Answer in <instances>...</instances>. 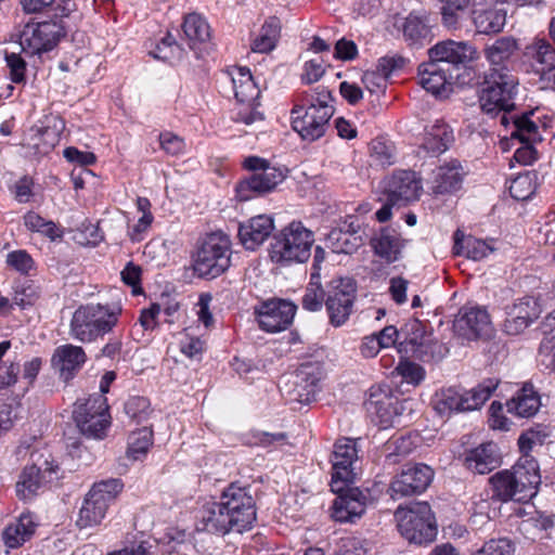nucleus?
I'll return each mask as SVG.
<instances>
[{"label":"nucleus","instance_id":"nucleus-1","mask_svg":"<svg viewBox=\"0 0 555 555\" xmlns=\"http://www.w3.org/2000/svg\"><path fill=\"white\" fill-rule=\"evenodd\" d=\"M395 519L400 534L411 544L426 545L437 537V521L427 502L399 506Z\"/></svg>","mask_w":555,"mask_h":555},{"label":"nucleus","instance_id":"nucleus-2","mask_svg":"<svg viewBox=\"0 0 555 555\" xmlns=\"http://www.w3.org/2000/svg\"><path fill=\"white\" fill-rule=\"evenodd\" d=\"M313 243V232L293 221L274 235L270 257L276 263H302L309 259Z\"/></svg>","mask_w":555,"mask_h":555},{"label":"nucleus","instance_id":"nucleus-3","mask_svg":"<svg viewBox=\"0 0 555 555\" xmlns=\"http://www.w3.org/2000/svg\"><path fill=\"white\" fill-rule=\"evenodd\" d=\"M517 85V78L506 67L490 68L479 95L482 112L494 116L514 109Z\"/></svg>","mask_w":555,"mask_h":555},{"label":"nucleus","instance_id":"nucleus-4","mask_svg":"<svg viewBox=\"0 0 555 555\" xmlns=\"http://www.w3.org/2000/svg\"><path fill=\"white\" fill-rule=\"evenodd\" d=\"M120 311L118 306H81L73 314L70 335L82 343L92 341L115 326Z\"/></svg>","mask_w":555,"mask_h":555},{"label":"nucleus","instance_id":"nucleus-5","mask_svg":"<svg viewBox=\"0 0 555 555\" xmlns=\"http://www.w3.org/2000/svg\"><path fill=\"white\" fill-rule=\"evenodd\" d=\"M121 489L119 479H107L94 483L82 502L76 525L80 529L100 525L105 518L109 504Z\"/></svg>","mask_w":555,"mask_h":555},{"label":"nucleus","instance_id":"nucleus-6","mask_svg":"<svg viewBox=\"0 0 555 555\" xmlns=\"http://www.w3.org/2000/svg\"><path fill=\"white\" fill-rule=\"evenodd\" d=\"M323 369L319 362H305L293 373L285 374L279 383L282 395L289 402L309 403L319 391Z\"/></svg>","mask_w":555,"mask_h":555},{"label":"nucleus","instance_id":"nucleus-7","mask_svg":"<svg viewBox=\"0 0 555 555\" xmlns=\"http://www.w3.org/2000/svg\"><path fill=\"white\" fill-rule=\"evenodd\" d=\"M234 95L242 105L237 112L236 121L249 127L258 128L264 120L263 114L258 109L260 91L246 67H235L230 72Z\"/></svg>","mask_w":555,"mask_h":555},{"label":"nucleus","instance_id":"nucleus-8","mask_svg":"<svg viewBox=\"0 0 555 555\" xmlns=\"http://www.w3.org/2000/svg\"><path fill=\"white\" fill-rule=\"evenodd\" d=\"M230 238L223 233H211L199 246L194 270L202 278L215 279L230 267Z\"/></svg>","mask_w":555,"mask_h":555},{"label":"nucleus","instance_id":"nucleus-9","mask_svg":"<svg viewBox=\"0 0 555 555\" xmlns=\"http://www.w3.org/2000/svg\"><path fill=\"white\" fill-rule=\"evenodd\" d=\"M244 167L253 173L242 181L237 188L241 201H248L255 195H262L274 190L285 178L281 168L271 166L268 160L250 156L244 160Z\"/></svg>","mask_w":555,"mask_h":555},{"label":"nucleus","instance_id":"nucleus-10","mask_svg":"<svg viewBox=\"0 0 555 555\" xmlns=\"http://www.w3.org/2000/svg\"><path fill=\"white\" fill-rule=\"evenodd\" d=\"M73 417L80 433L94 439H102L111 424L108 404L102 395H92L83 401H77Z\"/></svg>","mask_w":555,"mask_h":555},{"label":"nucleus","instance_id":"nucleus-11","mask_svg":"<svg viewBox=\"0 0 555 555\" xmlns=\"http://www.w3.org/2000/svg\"><path fill=\"white\" fill-rule=\"evenodd\" d=\"M357 286L350 278H336L327 286L325 307L330 323L336 327L344 325L353 311Z\"/></svg>","mask_w":555,"mask_h":555},{"label":"nucleus","instance_id":"nucleus-12","mask_svg":"<svg viewBox=\"0 0 555 555\" xmlns=\"http://www.w3.org/2000/svg\"><path fill=\"white\" fill-rule=\"evenodd\" d=\"M231 530L242 532L256 519L255 502L246 489L231 485L220 498Z\"/></svg>","mask_w":555,"mask_h":555},{"label":"nucleus","instance_id":"nucleus-13","mask_svg":"<svg viewBox=\"0 0 555 555\" xmlns=\"http://www.w3.org/2000/svg\"><path fill=\"white\" fill-rule=\"evenodd\" d=\"M434 479V470L425 464L405 465L393 477L389 486V494L393 500L423 493Z\"/></svg>","mask_w":555,"mask_h":555},{"label":"nucleus","instance_id":"nucleus-14","mask_svg":"<svg viewBox=\"0 0 555 555\" xmlns=\"http://www.w3.org/2000/svg\"><path fill=\"white\" fill-rule=\"evenodd\" d=\"M62 28L54 22L27 24L20 35V47L26 55H38L55 48Z\"/></svg>","mask_w":555,"mask_h":555},{"label":"nucleus","instance_id":"nucleus-15","mask_svg":"<svg viewBox=\"0 0 555 555\" xmlns=\"http://www.w3.org/2000/svg\"><path fill=\"white\" fill-rule=\"evenodd\" d=\"M493 333L488 312L479 307H466L453 320V336L464 345L478 338L490 337Z\"/></svg>","mask_w":555,"mask_h":555},{"label":"nucleus","instance_id":"nucleus-16","mask_svg":"<svg viewBox=\"0 0 555 555\" xmlns=\"http://www.w3.org/2000/svg\"><path fill=\"white\" fill-rule=\"evenodd\" d=\"M358 457L356 442L349 438L337 440L332 455V481L333 492H340L354 479L353 463Z\"/></svg>","mask_w":555,"mask_h":555},{"label":"nucleus","instance_id":"nucleus-17","mask_svg":"<svg viewBox=\"0 0 555 555\" xmlns=\"http://www.w3.org/2000/svg\"><path fill=\"white\" fill-rule=\"evenodd\" d=\"M382 189L391 204L405 205L420 198L423 185L414 171L400 170L386 178Z\"/></svg>","mask_w":555,"mask_h":555},{"label":"nucleus","instance_id":"nucleus-18","mask_svg":"<svg viewBox=\"0 0 555 555\" xmlns=\"http://www.w3.org/2000/svg\"><path fill=\"white\" fill-rule=\"evenodd\" d=\"M367 412L375 415L383 426L393 425L406 410H412L410 400H399L388 391L372 389L365 402Z\"/></svg>","mask_w":555,"mask_h":555},{"label":"nucleus","instance_id":"nucleus-19","mask_svg":"<svg viewBox=\"0 0 555 555\" xmlns=\"http://www.w3.org/2000/svg\"><path fill=\"white\" fill-rule=\"evenodd\" d=\"M405 343L411 346L412 353L423 361H437L444 356L443 347L426 332L425 324L420 320H411L403 327Z\"/></svg>","mask_w":555,"mask_h":555},{"label":"nucleus","instance_id":"nucleus-20","mask_svg":"<svg viewBox=\"0 0 555 555\" xmlns=\"http://www.w3.org/2000/svg\"><path fill=\"white\" fill-rule=\"evenodd\" d=\"M293 128L304 140L315 141L324 135L328 128L330 115L328 109L324 112L315 111V107H305L304 105H295L292 111Z\"/></svg>","mask_w":555,"mask_h":555},{"label":"nucleus","instance_id":"nucleus-21","mask_svg":"<svg viewBox=\"0 0 555 555\" xmlns=\"http://www.w3.org/2000/svg\"><path fill=\"white\" fill-rule=\"evenodd\" d=\"M296 306L282 299L266 301L258 310L259 326L269 333L286 330L293 322Z\"/></svg>","mask_w":555,"mask_h":555},{"label":"nucleus","instance_id":"nucleus-22","mask_svg":"<svg viewBox=\"0 0 555 555\" xmlns=\"http://www.w3.org/2000/svg\"><path fill=\"white\" fill-rule=\"evenodd\" d=\"M457 460L467 470L479 475L489 474L501 464L498 447L493 442H486L472 449H464L457 453Z\"/></svg>","mask_w":555,"mask_h":555},{"label":"nucleus","instance_id":"nucleus-23","mask_svg":"<svg viewBox=\"0 0 555 555\" xmlns=\"http://www.w3.org/2000/svg\"><path fill=\"white\" fill-rule=\"evenodd\" d=\"M333 503V518L340 522H352L361 517L366 508L367 494L359 488H345L337 492Z\"/></svg>","mask_w":555,"mask_h":555},{"label":"nucleus","instance_id":"nucleus-24","mask_svg":"<svg viewBox=\"0 0 555 555\" xmlns=\"http://www.w3.org/2000/svg\"><path fill=\"white\" fill-rule=\"evenodd\" d=\"M511 472L518 485L517 494L528 502L537 494L541 483L538 462L532 456H521Z\"/></svg>","mask_w":555,"mask_h":555},{"label":"nucleus","instance_id":"nucleus-25","mask_svg":"<svg viewBox=\"0 0 555 555\" xmlns=\"http://www.w3.org/2000/svg\"><path fill=\"white\" fill-rule=\"evenodd\" d=\"M451 68L424 63L418 68L421 86L439 99H448L451 92Z\"/></svg>","mask_w":555,"mask_h":555},{"label":"nucleus","instance_id":"nucleus-26","mask_svg":"<svg viewBox=\"0 0 555 555\" xmlns=\"http://www.w3.org/2000/svg\"><path fill=\"white\" fill-rule=\"evenodd\" d=\"M85 362L86 354L83 349L74 345L57 347L51 359L52 367L64 382L72 379Z\"/></svg>","mask_w":555,"mask_h":555},{"label":"nucleus","instance_id":"nucleus-27","mask_svg":"<svg viewBox=\"0 0 555 555\" xmlns=\"http://www.w3.org/2000/svg\"><path fill=\"white\" fill-rule=\"evenodd\" d=\"M273 229L272 218L267 215H259L240 224L238 237L246 249L255 250L270 236Z\"/></svg>","mask_w":555,"mask_h":555},{"label":"nucleus","instance_id":"nucleus-28","mask_svg":"<svg viewBox=\"0 0 555 555\" xmlns=\"http://www.w3.org/2000/svg\"><path fill=\"white\" fill-rule=\"evenodd\" d=\"M370 245L378 257L390 263L399 259L404 241L395 229L382 228L371 238Z\"/></svg>","mask_w":555,"mask_h":555},{"label":"nucleus","instance_id":"nucleus-29","mask_svg":"<svg viewBox=\"0 0 555 555\" xmlns=\"http://www.w3.org/2000/svg\"><path fill=\"white\" fill-rule=\"evenodd\" d=\"M500 380L496 378H487L475 388L460 395L453 410L457 412H468L479 410L498 388Z\"/></svg>","mask_w":555,"mask_h":555},{"label":"nucleus","instance_id":"nucleus-30","mask_svg":"<svg viewBox=\"0 0 555 555\" xmlns=\"http://www.w3.org/2000/svg\"><path fill=\"white\" fill-rule=\"evenodd\" d=\"M473 22L479 34L500 33L506 22V11L498 4L473 11Z\"/></svg>","mask_w":555,"mask_h":555},{"label":"nucleus","instance_id":"nucleus-31","mask_svg":"<svg viewBox=\"0 0 555 555\" xmlns=\"http://www.w3.org/2000/svg\"><path fill=\"white\" fill-rule=\"evenodd\" d=\"M540 396L531 384H525L507 402V410L519 417H531L540 409Z\"/></svg>","mask_w":555,"mask_h":555},{"label":"nucleus","instance_id":"nucleus-32","mask_svg":"<svg viewBox=\"0 0 555 555\" xmlns=\"http://www.w3.org/2000/svg\"><path fill=\"white\" fill-rule=\"evenodd\" d=\"M494 250L495 247L486 241L470 235L466 236L461 231L455 233L453 255H463L473 260H480Z\"/></svg>","mask_w":555,"mask_h":555},{"label":"nucleus","instance_id":"nucleus-33","mask_svg":"<svg viewBox=\"0 0 555 555\" xmlns=\"http://www.w3.org/2000/svg\"><path fill=\"white\" fill-rule=\"evenodd\" d=\"M36 524L31 516L22 515L3 529L2 541L8 548H17L34 534Z\"/></svg>","mask_w":555,"mask_h":555},{"label":"nucleus","instance_id":"nucleus-34","mask_svg":"<svg viewBox=\"0 0 555 555\" xmlns=\"http://www.w3.org/2000/svg\"><path fill=\"white\" fill-rule=\"evenodd\" d=\"M450 127L443 118H437L426 130L423 147L431 154L439 156L449 149Z\"/></svg>","mask_w":555,"mask_h":555},{"label":"nucleus","instance_id":"nucleus-35","mask_svg":"<svg viewBox=\"0 0 555 555\" xmlns=\"http://www.w3.org/2000/svg\"><path fill=\"white\" fill-rule=\"evenodd\" d=\"M201 521L203 524L202 529L208 532L225 534L231 530L221 500L203 505Z\"/></svg>","mask_w":555,"mask_h":555},{"label":"nucleus","instance_id":"nucleus-36","mask_svg":"<svg viewBox=\"0 0 555 555\" xmlns=\"http://www.w3.org/2000/svg\"><path fill=\"white\" fill-rule=\"evenodd\" d=\"M281 22L275 16L266 20L260 28L259 35L251 44V50L257 53H269L275 47L280 38Z\"/></svg>","mask_w":555,"mask_h":555},{"label":"nucleus","instance_id":"nucleus-37","mask_svg":"<svg viewBox=\"0 0 555 555\" xmlns=\"http://www.w3.org/2000/svg\"><path fill=\"white\" fill-rule=\"evenodd\" d=\"M182 29L191 49H195L198 43L207 42L211 37L209 24L197 13L185 16Z\"/></svg>","mask_w":555,"mask_h":555},{"label":"nucleus","instance_id":"nucleus-38","mask_svg":"<svg viewBox=\"0 0 555 555\" xmlns=\"http://www.w3.org/2000/svg\"><path fill=\"white\" fill-rule=\"evenodd\" d=\"M326 243L336 254H351L362 245V238L357 235V230L350 233V231L339 228L333 229L327 234Z\"/></svg>","mask_w":555,"mask_h":555},{"label":"nucleus","instance_id":"nucleus-39","mask_svg":"<svg viewBox=\"0 0 555 555\" xmlns=\"http://www.w3.org/2000/svg\"><path fill=\"white\" fill-rule=\"evenodd\" d=\"M490 482L492 485L493 495L499 500L503 502L509 500L524 502L517 494L518 485H516V480L511 470L498 472L490 478Z\"/></svg>","mask_w":555,"mask_h":555},{"label":"nucleus","instance_id":"nucleus-40","mask_svg":"<svg viewBox=\"0 0 555 555\" xmlns=\"http://www.w3.org/2000/svg\"><path fill=\"white\" fill-rule=\"evenodd\" d=\"M517 49L516 41L511 37H502L486 48V56L491 68L506 67L504 63Z\"/></svg>","mask_w":555,"mask_h":555},{"label":"nucleus","instance_id":"nucleus-41","mask_svg":"<svg viewBox=\"0 0 555 555\" xmlns=\"http://www.w3.org/2000/svg\"><path fill=\"white\" fill-rule=\"evenodd\" d=\"M526 51L527 55L541 66L538 72H541L542 76L544 70L555 66V48L545 39H535Z\"/></svg>","mask_w":555,"mask_h":555},{"label":"nucleus","instance_id":"nucleus-42","mask_svg":"<svg viewBox=\"0 0 555 555\" xmlns=\"http://www.w3.org/2000/svg\"><path fill=\"white\" fill-rule=\"evenodd\" d=\"M546 298L543 297H524L519 301L515 302L513 307L509 309L518 317H521L528 323H532L537 320L540 314L547 308Z\"/></svg>","mask_w":555,"mask_h":555},{"label":"nucleus","instance_id":"nucleus-43","mask_svg":"<svg viewBox=\"0 0 555 555\" xmlns=\"http://www.w3.org/2000/svg\"><path fill=\"white\" fill-rule=\"evenodd\" d=\"M325 293L321 285V275L318 272H311L310 282L306 288L301 304L308 311H319L324 300Z\"/></svg>","mask_w":555,"mask_h":555},{"label":"nucleus","instance_id":"nucleus-44","mask_svg":"<svg viewBox=\"0 0 555 555\" xmlns=\"http://www.w3.org/2000/svg\"><path fill=\"white\" fill-rule=\"evenodd\" d=\"M152 437L153 434L149 427L133 431L128 439L127 456L133 461L144 456L152 446Z\"/></svg>","mask_w":555,"mask_h":555},{"label":"nucleus","instance_id":"nucleus-45","mask_svg":"<svg viewBox=\"0 0 555 555\" xmlns=\"http://www.w3.org/2000/svg\"><path fill=\"white\" fill-rule=\"evenodd\" d=\"M370 156L377 166H390L396 163V147L392 142L376 138L370 144Z\"/></svg>","mask_w":555,"mask_h":555},{"label":"nucleus","instance_id":"nucleus-46","mask_svg":"<svg viewBox=\"0 0 555 555\" xmlns=\"http://www.w3.org/2000/svg\"><path fill=\"white\" fill-rule=\"evenodd\" d=\"M39 472L35 465L25 467L16 483V494L20 499L28 500L37 492L41 485Z\"/></svg>","mask_w":555,"mask_h":555},{"label":"nucleus","instance_id":"nucleus-47","mask_svg":"<svg viewBox=\"0 0 555 555\" xmlns=\"http://www.w3.org/2000/svg\"><path fill=\"white\" fill-rule=\"evenodd\" d=\"M403 35L412 44L421 43L422 40L427 39L429 28L423 16L411 13L405 20Z\"/></svg>","mask_w":555,"mask_h":555},{"label":"nucleus","instance_id":"nucleus-48","mask_svg":"<svg viewBox=\"0 0 555 555\" xmlns=\"http://www.w3.org/2000/svg\"><path fill=\"white\" fill-rule=\"evenodd\" d=\"M302 104L305 107H315L318 112H324V109L330 111V115H333L335 112L333 105V98L331 92L324 87H318L313 90V92H306L301 98Z\"/></svg>","mask_w":555,"mask_h":555},{"label":"nucleus","instance_id":"nucleus-49","mask_svg":"<svg viewBox=\"0 0 555 555\" xmlns=\"http://www.w3.org/2000/svg\"><path fill=\"white\" fill-rule=\"evenodd\" d=\"M24 224L29 231L38 232L52 241L61 236L53 221H47L34 211H29L24 216Z\"/></svg>","mask_w":555,"mask_h":555},{"label":"nucleus","instance_id":"nucleus-50","mask_svg":"<svg viewBox=\"0 0 555 555\" xmlns=\"http://www.w3.org/2000/svg\"><path fill=\"white\" fill-rule=\"evenodd\" d=\"M535 176L527 172L512 181L509 193L517 201H526L535 192Z\"/></svg>","mask_w":555,"mask_h":555},{"label":"nucleus","instance_id":"nucleus-51","mask_svg":"<svg viewBox=\"0 0 555 555\" xmlns=\"http://www.w3.org/2000/svg\"><path fill=\"white\" fill-rule=\"evenodd\" d=\"M125 412L135 423H143L151 414L150 401L144 397H131L125 403Z\"/></svg>","mask_w":555,"mask_h":555},{"label":"nucleus","instance_id":"nucleus-52","mask_svg":"<svg viewBox=\"0 0 555 555\" xmlns=\"http://www.w3.org/2000/svg\"><path fill=\"white\" fill-rule=\"evenodd\" d=\"M396 372L405 383L413 386H418L426 376L424 367L410 360L400 361L396 367Z\"/></svg>","mask_w":555,"mask_h":555},{"label":"nucleus","instance_id":"nucleus-53","mask_svg":"<svg viewBox=\"0 0 555 555\" xmlns=\"http://www.w3.org/2000/svg\"><path fill=\"white\" fill-rule=\"evenodd\" d=\"M476 59L477 52L472 46L453 42V72H460L464 65H474Z\"/></svg>","mask_w":555,"mask_h":555},{"label":"nucleus","instance_id":"nucleus-54","mask_svg":"<svg viewBox=\"0 0 555 555\" xmlns=\"http://www.w3.org/2000/svg\"><path fill=\"white\" fill-rule=\"evenodd\" d=\"M515 547L507 539H492L472 555H514Z\"/></svg>","mask_w":555,"mask_h":555},{"label":"nucleus","instance_id":"nucleus-55","mask_svg":"<svg viewBox=\"0 0 555 555\" xmlns=\"http://www.w3.org/2000/svg\"><path fill=\"white\" fill-rule=\"evenodd\" d=\"M157 51L154 56L162 60L170 61L172 59H179L182 55V49L177 43L176 38L168 34L162 39V42L157 46Z\"/></svg>","mask_w":555,"mask_h":555},{"label":"nucleus","instance_id":"nucleus-56","mask_svg":"<svg viewBox=\"0 0 555 555\" xmlns=\"http://www.w3.org/2000/svg\"><path fill=\"white\" fill-rule=\"evenodd\" d=\"M429 61L437 66L451 68V41H442L433 47L429 51Z\"/></svg>","mask_w":555,"mask_h":555},{"label":"nucleus","instance_id":"nucleus-57","mask_svg":"<svg viewBox=\"0 0 555 555\" xmlns=\"http://www.w3.org/2000/svg\"><path fill=\"white\" fill-rule=\"evenodd\" d=\"M325 74V64L321 57L309 60L305 63L301 74L302 82L311 85L319 81Z\"/></svg>","mask_w":555,"mask_h":555},{"label":"nucleus","instance_id":"nucleus-58","mask_svg":"<svg viewBox=\"0 0 555 555\" xmlns=\"http://www.w3.org/2000/svg\"><path fill=\"white\" fill-rule=\"evenodd\" d=\"M7 65L10 68L11 80L13 82H22L25 78L26 62L16 52H5Z\"/></svg>","mask_w":555,"mask_h":555},{"label":"nucleus","instance_id":"nucleus-59","mask_svg":"<svg viewBox=\"0 0 555 555\" xmlns=\"http://www.w3.org/2000/svg\"><path fill=\"white\" fill-rule=\"evenodd\" d=\"M160 147L169 155L177 156L184 153V140L172 132L159 134Z\"/></svg>","mask_w":555,"mask_h":555},{"label":"nucleus","instance_id":"nucleus-60","mask_svg":"<svg viewBox=\"0 0 555 555\" xmlns=\"http://www.w3.org/2000/svg\"><path fill=\"white\" fill-rule=\"evenodd\" d=\"M431 404L437 414L448 420L451 416V388H442L437 391L433 397Z\"/></svg>","mask_w":555,"mask_h":555},{"label":"nucleus","instance_id":"nucleus-61","mask_svg":"<svg viewBox=\"0 0 555 555\" xmlns=\"http://www.w3.org/2000/svg\"><path fill=\"white\" fill-rule=\"evenodd\" d=\"M489 426L492 429L508 430L511 422L503 414V405L498 401H493L489 408Z\"/></svg>","mask_w":555,"mask_h":555},{"label":"nucleus","instance_id":"nucleus-62","mask_svg":"<svg viewBox=\"0 0 555 555\" xmlns=\"http://www.w3.org/2000/svg\"><path fill=\"white\" fill-rule=\"evenodd\" d=\"M433 191L435 194H446L451 189V167L441 166L435 171L433 178Z\"/></svg>","mask_w":555,"mask_h":555},{"label":"nucleus","instance_id":"nucleus-63","mask_svg":"<svg viewBox=\"0 0 555 555\" xmlns=\"http://www.w3.org/2000/svg\"><path fill=\"white\" fill-rule=\"evenodd\" d=\"M7 262L22 273H27L34 266L31 257L25 250L10 253L7 257Z\"/></svg>","mask_w":555,"mask_h":555},{"label":"nucleus","instance_id":"nucleus-64","mask_svg":"<svg viewBox=\"0 0 555 555\" xmlns=\"http://www.w3.org/2000/svg\"><path fill=\"white\" fill-rule=\"evenodd\" d=\"M204 349L205 341L198 337L185 335V337L180 341L181 352L190 359L201 356Z\"/></svg>","mask_w":555,"mask_h":555}]
</instances>
